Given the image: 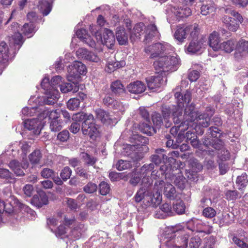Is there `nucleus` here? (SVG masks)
I'll return each mask as SVG.
<instances>
[{"mask_svg":"<svg viewBox=\"0 0 248 248\" xmlns=\"http://www.w3.org/2000/svg\"><path fill=\"white\" fill-rule=\"evenodd\" d=\"M177 62V59L173 56H157L156 59V89L165 85L167 82L166 73L172 70Z\"/></svg>","mask_w":248,"mask_h":248,"instance_id":"f257e3e1","label":"nucleus"},{"mask_svg":"<svg viewBox=\"0 0 248 248\" xmlns=\"http://www.w3.org/2000/svg\"><path fill=\"white\" fill-rule=\"evenodd\" d=\"M72 120L75 122H82L81 130L84 135H88L91 139H95L98 135L97 125L93 114H87L83 112L74 114Z\"/></svg>","mask_w":248,"mask_h":248,"instance_id":"f03ea898","label":"nucleus"},{"mask_svg":"<svg viewBox=\"0 0 248 248\" xmlns=\"http://www.w3.org/2000/svg\"><path fill=\"white\" fill-rule=\"evenodd\" d=\"M181 126H185V128H182L181 131L188 129L189 126H193L194 124L193 123L192 125L190 124L198 119V114L195 110L194 105L191 104L186 106Z\"/></svg>","mask_w":248,"mask_h":248,"instance_id":"7ed1b4c3","label":"nucleus"},{"mask_svg":"<svg viewBox=\"0 0 248 248\" xmlns=\"http://www.w3.org/2000/svg\"><path fill=\"white\" fill-rule=\"evenodd\" d=\"M86 73V66L82 62L78 61L75 62L68 72L67 76L68 80L70 82L78 81L81 78L80 75H85Z\"/></svg>","mask_w":248,"mask_h":248,"instance_id":"20e7f679","label":"nucleus"},{"mask_svg":"<svg viewBox=\"0 0 248 248\" xmlns=\"http://www.w3.org/2000/svg\"><path fill=\"white\" fill-rule=\"evenodd\" d=\"M160 151H164V150L156 149V166L163 163L164 164H167L169 167L173 169L175 167L174 165L176 162V159L172 157H168L165 155L160 153Z\"/></svg>","mask_w":248,"mask_h":248,"instance_id":"39448f33","label":"nucleus"},{"mask_svg":"<svg viewBox=\"0 0 248 248\" xmlns=\"http://www.w3.org/2000/svg\"><path fill=\"white\" fill-rule=\"evenodd\" d=\"M174 97L177 102L176 108H181L183 110L185 104H188L191 101V93L188 91L184 95L181 92H177L174 94Z\"/></svg>","mask_w":248,"mask_h":248,"instance_id":"423d86ee","label":"nucleus"},{"mask_svg":"<svg viewBox=\"0 0 248 248\" xmlns=\"http://www.w3.org/2000/svg\"><path fill=\"white\" fill-rule=\"evenodd\" d=\"M204 42L205 41L203 38L191 39L186 47L187 51L191 54H194L199 52L202 48Z\"/></svg>","mask_w":248,"mask_h":248,"instance_id":"0eeeda50","label":"nucleus"},{"mask_svg":"<svg viewBox=\"0 0 248 248\" xmlns=\"http://www.w3.org/2000/svg\"><path fill=\"white\" fill-rule=\"evenodd\" d=\"M102 43L108 48H112L115 42V36L112 31L105 29L103 34V39H101Z\"/></svg>","mask_w":248,"mask_h":248,"instance_id":"6e6552de","label":"nucleus"},{"mask_svg":"<svg viewBox=\"0 0 248 248\" xmlns=\"http://www.w3.org/2000/svg\"><path fill=\"white\" fill-rule=\"evenodd\" d=\"M203 144L207 148L212 147L217 150H221L224 148L223 141L219 139L213 140L209 138H205L203 141Z\"/></svg>","mask_w":248,"mask_h":248,"instance_id":"1a4fd4ad","label":"nucleus"},{"mask_svg":"<svg viewBox=\"0 0 248 248\" xmlns=\"http://www.w3.org/2000/svg\"><path fill=\"white\" fill-rule=\"evenodd\" d=\"M222 22L226 28L230 31H236L239 27V23L234 18L225 16Z\"/></svg>","mask_w":248,"mask_h":248,"instance_id":"9d476101","label":"nucleus"},{"mask_svg":"<svg viewBox=\"0 0 248 248\" xmlns=\"http://www.w3.org/2000/svg\"><path fill=\"white\" fill-rule=\"evenodd\" d=\"M127 89L130 93L139 94L145 91L146 86L141 81H136L129 84Z\"/></svg>","mask_w":248,"mask_h":248,"instance_id":"9b49d317","label":"nucleus"},{"mask_svg":"<svg viewBox=\"0 0 248 248\" xmlns=\"http://www.w3.org/2000/svg\"><path fill=\"white\" fill-rule=\"evenodd\" d=\"M77 53L78 55H79L82 58L93 62H97L100 60L99 57L94 53L89 51L85 48H79Z\"/></svg>","mask_w":248,"mask_h":248,"instance_id":"f8f14e48","label":"nucleus"},{"mask_svg":"<svg viewBox=\"0 0 248 248\" xmlns=\"http://www.w3.org/2000/svg\"><path fill=\"white\" fill-rule=\"evenodd\" d=\"M10 199L11 200L10 202H13V204H15V206L18 207L21 212L27 213V214H30L31 216H34L35 212L28 206L21 203L15 196H11Z\"/></svg>","mask_w":248,"mask_h":248,"instance_id":"ddd939ff","label":"nucleus"},{"mask_svg":"<svg viewBox=\"0 0 248 248\" xmlns=\"http://www.w3.org/2000/svg\"><path fill=\"white\" fill-rule=\"evenodd\" d=\"M8 166L17 176H23L25 174L23 169L27 168L28 165L25 164L22 166L18 161L13 160L10 162Z\"/></svg>","mask_w":248,"mask_h":248,"instance_id":"4468645a","label":"nucleus"},{"mask_svg":"<svg viewBox=\"0 0 248 248\" xmlns=\"http://www.w3.org/2000/svg\"><path fill=\"white\" fill-rule=\"evenodd\" d=\"M144 32L145 34L143 40L144 43L147 45L152 42L154 43L155 37V25L152 24L147 26Z\"/></svg>","mask_w":248,"mask_h":248,"instance_id":"2eb2a0df","label":"nucleus"},{"mask_svg":"<svg viewBox=\"0 0 248 248\" xmlns=\"http://www.w3.org/2000/svg\"><path fill=\"white\" fill-rule=\"evenodd\" d=\"M220 37L219 33L214 31L212 32L209 37V45L215 51H217L220 49V46L219 44Z\"/></svg>","mask_w":248,"mask_h":248,"instance_id":"dca6fc26","label":"nucleus"},{"mask_svg":"<svg viewBox=\"0 0 248 248\" xmlns=\"http://www.w3.org/2000/svg\"><path fill=\"white\" fill-rule=\"evenodd\" d=\"M188 128H189L188 127ZM187 130V131L186 133V136H182V138H186L187 142L192 140V139L197 138V134L202 135L204 133V130L201 129L200 126H198V125H195L194 126V128L190 129H188Z\"/></svg>","mask_w":248,"mask_h":248,"instance_id":"f3484780","label":"nucleus"},{"mask_svg":"<svg viewBox=\"0 0 248 248\" xmlns=\"http://www.w3.org/2000/svg\"><path fill=\"white\" fill-rule=\"evenodd\" d=\"M171 46L166 42L156 43V59L157 56L168 55Z\"/></svg>","mask_w":248,"mask_h":248,"instance_id":"a211bd4d","label":"nucleus"},{"mask_svg":"<svg viewBox=\"0 0 248 248\" xmlns=\"http://www.w3.org/2000/svg\"><path fill=\"white\" fill-rule=\"evenodd\" d=\"M61 115V110L59 109L49 110L48 109H46L40 114V118H48L49 120L52 121L60 118Z\"/></svg>","mask_w":248,"mask_h":248,"instance_id":"6ab92c4d","label":"nucleus"},{"mask_svg":"<svg viewBox=\"0 0 248 248\" xmlns=\"http://www.w3.org/2000/svg\"><path fill=\"white\" fill-rule=\"evenodd\" d=\"M111 92L116 96H120L124 93L125 89L120 80H117L112 82L110 85Z\"/></svg>","mask_w":248,"mask_h":248,"instance_id":"aec40b11","label":"nucleus"},{"mask_svg":"<svg viewBox=\"0 0 248 248\" xmlns=\"http://www.w3.org/2000/svg\"><path fill=\"white\" fill-rule=\"evenodd\" d=\"M78 81L72 82V83H65L60 85V89L63 93H67L69 92L76 93L78 91L79 87L78 85Z\"/></svg>","mask_w":248,"mask_h":248,"instance_id":"412c9836","label":"nucleus"},{"mask_svg":"<svg viewBox=\"0 0 248 248\" xmlns=\"http://www.w3.org/2000/svg\"><path fill=\"white\" fill-rule=\"evenodd\" d=\"M125 65V62L124 61L119 62H108L106 63L105 70L107 72L111 73L117 69L124 67Z\"/></svg>","mask_w":248,"mask_h":248,"instance_id":"4be33fe9","label":"nucleus"},{"mask_svg":"<svg viewBox=\"0 0 248 248\" xmlns=\"http://www.w3.org/2000/svg\"><path fill=\"white\" fill-rule=\"evenodd\" d=\"M188 26L181 27L179 26L174 33L175 38L180 42H183L185 39L188 33Z\"/></svg>","mask_w":248,"mask_h":248,"instance_id":"5701e85b","label":"nucleus"},{"mask_svg":"<svg viewBox=\"0 0 248 248\" xmlns=\"http://www.w3.org/2000/svg\"><path fill=\"white\" fill-rule=\"evenodd\" d=\"M9 59V48L4 42L0 43V64L4 63Z\"/></svg>","mask_w":248,"mask_h":248,"instance_id":"b1692460","label":"nucleus"},{"mask_svg":"<svg viewBox=\"0 0 248 248\" xmlns=\"http://www.w3.org/2000/svg\"><path fill=\"white\" fill-rule=\"evenodd\" d=\"M155 168V165L153 163L149 164L144 165L140 169V172L143 176V179H145L146 177L147 179L149 177H151L152 176L154 175L153 173L154 170H153Z\"/></svg>","mask_w":248,"mask_h":248,"instance_id":"393cba45","label":"nucleus"},{"mask_svg":"<svg viewBox=\"0 0 248 248\" xmlns=\"http://www.w3.org/2000/svg\"><path fill=\"white\" fill-rule=\"evenodd\" d=\"M104 104L108 107L115 109L118 108L121 106L120 101L114 99L110 95H106L103 99Z\"/></svg>","mask_w":248,"mask_h":248,"instance_id":"a878e982","label":"nucleus"},{"mask_svg":"<svg viewBox=\"0 0 248 248\" xmlns=\"http://www.w3.org/2000/svg\"><path fill=\"white\" fill-rule=\"evenodd\" d=\"M236 42L233 39H231L220 44V48L227 53H231L236 47Z\"/></svg>","mask_w":248,"mask_h":248,"instance_id":"bb28decb","label":"nucleus"},{"mask_svg":"<svg viewBox=\"0 0 248 248\" xmlns=\"http://www.w3.org/2000/svg\"><path fill=\"white\" fill-rule=\"evenodd\" d=\"M189 236L187 234L175 238L174 241V246L176 248H186L187 247Z\"/></svg>","mask_w":248,"mask_h":248,"instance_id":"cd10ccee","label":"nucleus"},{"mask_svg":"<svg viewBox=\"0 0 248 248\" xmlns=\"http://www.w3.org/2000/svg\"><path fill=\"white\" fill-rule=\"evenodd\" d=\"M164 194L170 200H174L176 197L175 187L170 183L166 184L164 188Z\"/></svg>","mask_w":248,"mask_h":248,"instance_id":"c85d7f7f","label":"nucleus"},{"mask_svg":"<svg viewBox=\"0 0 248 248\" xmlns=\"http://www.w3.org/2000/svg\"><path fill=\"white\" fill-rule=\"evenodd\" d=\"M116 37L121 45H125L127 43L128 36L124 29H117L116 32Z\"/></svg>","mask_w":248,"mask_h":248,"instance_id":"c756f323","label":"nucleus"},{"mask_svg":"<svg viewBox=\"0 0 248 248\" xmlns=\"http://www.w3.org/2000/svg\"><path fill=\"white\" fill-rule=\"evenodd\" d=\"M96 118L100 120L102 123L105 124L110 123L111 118L108 112L102 109H98L95 111Z\"/></svg>","mask_w":248,"mask_h":248,"instance_id":"7c9ffc66","label":"nucleus"},{"mask_svg":"<svg viewBox=\"0 0 248 248\" xmlns=\"http://www.w3.org/2000/svg\"><path fill=\"white\" fill-rule=\"evenodd\" d=\"M248 175L246 172H243L240 176H237L236 180V184L239 190H242L245 188L248 183Z\"/></svg>","mask_w":248,"mask_h":248,"instance_id":"2f4dec72","label":"nucleus"},{"mask_svg":"<svg viewBox=\"0 0 248 248\" xmlns=\"http://www.w3.org/2000/svg\"><path fill=\"white\" fill-rule=\"evenodd\" d=\"M188 33L192 39H201L202 37H199L200 34V28L199 25L196 23L193 25H188Z\"/></svg>","mask_w":248,"mask_h":248,"instance_id":"473e14b6","label":"nucleus"},{"mask_svg":"<svg viewBox=\"0 0 248 248\" xmlns=\"http://www.w3.org/2000/svg\"><path fill=\"white\" fill-rule=\"evenodd\" d=\"M172 208L178 214L182 215L185 213L186 205L182 200H176L173 202Z\"/></svg>","mask_w":248,"mask_h":248,"instance_id":"72a5a7b5","label":"nucleus"},{"mask_svg":"<svg viewBox=\"0 0 248 248\" xmlns=\"http://www.w3.org/2000/svg\"><path fill=\"white\" fill-rule=\"evenodd\" d=\"M29 158L30 161L32 164L35 165L38 164L42 158V154L40 150H35L30 155Z\"/></svg>","mask_w":248,"mask_h":248,"instance_id":"f704fd0d","label":"nucleus"},{"mask_svg":"<svg viewBox=\"0 0 248 248\" xmlns=\"http://www.w3.org/2000/svg\"><path fill=\"white\" fill-rule=\"evenodd\" d=\"M132 165L130 161L119 160L115 165L116 168L119 171L129 169L132 168Z\"/></svg>","mask_w":248,"mask_h":248,"instance_id":"c9c22d12","label":"nucleus"},{"mask_svg":"<svg viewBox=\"0 0 248 248\" xmlns=\"http://www.w3.org/2000/svg\"><path fill=\"white\" fill-rule=\"evenodd\" d=\"M38 125V121L35 119H27L24 121V127L30 130H36Z\"/></svg>","mask_w":248,"mask_h":248,"instance_id":"e433bc0d","label":"nucleus"},{"mask_svg":"<svg viewBox=\"0 0 248 248\" xmlns=\"http://www.w3.org/2000/svg\"><path fill=\"white\" fill-rule=\"evenodd\" d=\"M198 120L200 121L199 124L201 129H203L204 127H207L210 125V118L206 114H202L198 116Z\"/></svg>","mask_w":248,"mask_h":248,"instance_id":"4c0bfd02","label":"nucleus"},{"mask_svg":"<svg viewBox=\"0 0 248 248\" xmlns=\"http://www.w3.org/2000/svg\"><path fill=\"white\" fill-rule=\"evenodd\" d=\"M82 158L87 166H92L95 168V165L97 160L96 157H94L87 153H83Z\"/></svg>","mask_w":248,"mask_h":248,"instance_id":"58836bf2","label":"nucleus"},{"mask_svg":"<svg viewBox=\"0 0 248 248\" xmlns=\"http://www.w3.org/2000/svg\"><path fill=\"white\" fill-rule=\"evenodd\" d=\"M80 101L77 97L70 99L67 102V108L72 110H77L79 107Z\"/></svg>","mask_w":248,"mask_h":248,"instance_id":"ea45409f","label":"nucleus"},{"mask_svg":"<svg viewBox=\"0 0 248 248\" xmlns=\"http://www.w3.org/2000/svg\"><path fill=\"white\" fill-rule=\"evenodd\" d=\"M34 28L35 27L32 23H26L22 26L21 31L24 35L29 36L34 32Z\"/></svg>","mask_w":248,"mask_h":248,"instance_id":"a19ab883","label":"nucleus"},{"mask_svg":"<svg viewBox=\"0 0 248 248\" xmlns=\"http://www.w3.org/2000/svg\"><path fill=\"white\" fill-rule=\"evenodd\" d=\"M63 122L62 120L58 119L50 122V128L52 131H60L62 127Z\"/></svg>","mask_w":248,"mask_h":248,"instance_id":"79ce46f5","label":"nucleus"},{"mask_svg":"<svg viewBox=\"0 0 248 248\" xmlns=\"http://www.w3.org/2000/svg\"><path fill=\"white\" fill-rule=\"evenodd\" d=\"M134 136L133 139L135 140V144L131 145V146L138 148L140 146H143L147 144V141L145 137L139 135H134Z\"/></svg>","mask_w":248,"mask_h":248,"instance_id":"37998d69","label":"nucleus"},{"mask_svg":"<svg viewBox=\"0 0 248 248\" xmlns=\"http://www.w3.org/2000/svg\"><path fill=\"white\" fill-rule=\"evenodd\" d=\"M110 187L109 185L105 182L102 181L99 185V192L103 196H106L109 193Z\"/></svg>","mask_w":248,"mask_h":248,"instance_id":"c03bdc74","label":"nucleus"},{"mask_svg":"<svg viewBox=\"0 0 248 248\" xmlns=\"http://www.w3.org/2000/svg\"><path fill=\"white\" fill-rule=\"evenodd\" d=\"M52 6L47 1H45L40 5V10L43 16H47L51 11Z\"/></svg>","mask_w":248,"mask_h":248,"instance_id":"a18cd8bd","label":"nucleus"},{"mask_svg":"<svg viewBox=\"0 0 248 248\" xmlns=\"http://www.w3.org/2000/svg\"><path fill=\"white\" fill-rule=\"evenodd\" d=\"M176 110L172 111L173 122L175 124H178L183 121L182 113L183 110L181 108H176Z\"/></svg>","mask_w":248,"mask_h":248,"instance_id":"49530a36","label":"nucleus"},{"mask_svg":"<svg viewBox=\"0 0 248 248\" xmlns=\"http://www.w3.org/2000/svg\"><path fill=\"white\" fill-rule=\"evenodd\" d=\"M146 27L143 22H140L136 24L134 28L133 32L137 37H140L143 33L144 30H146Z\"/></svg>","mask_w":248,"mask_h":248,"instance_id":"de8ad7c7","label":"nucleus"},{"mask_svg":"<svg viewBox=\"0 0 248 248\" xmlns=\"http://www.w3.org/2000/svg\"><path fill=\"white\" fill-rule=\"evenodd\" d=\"M176 15L179 18H185L189 16L191 14V10L188 7L180 8L176 12Z\"/></svg>","mask_w":248,"mask_h":248,"instance_id":"09e8293b","label":"nucleus"},{"mask_svg":"<svg viewBox=\"0 0 248 248\" xmlns=\"http://www.w3.org/2000/svg\"><path fill=\"white\" fill-rule=\"evenodd\" d=\"M58 98L59 92H55L53 94H49L44 99V102L47 105H52L57 102Z\"/></svg>","mask_w":248,"mask_h":248,"instance_id":"8fccbe9b","label":"nucleus"},{"mask_svg":"<svg viewBox=\"0 0 248 248\" xmlns=\"http://www.w3.org/2000/svg\"><path fill=\"white\" fill-rule=\"evenodd\" d=\"M62 78L60 76L53 77L50 80V86L54 90V92H58L57 88L61 85Z\"/></svg>","mask_w":248,"mask_h":248,"instance_id":"3c124183","label":"nucleus"},{"mask_svg":"<svg viewBox=\"0 0 248 248\" xmlns=\"http://www.w3.org/2000/svg\"><path fill=\"white\" fill-rule=\"evenodd\" d=\"M221 130L217 127L211 126L208 129L207 134L210 136L212 138H220L222 133Z\"/></svg>","mask_w":248,"mask_h":248,"instance_id":"603ef678","label":"nucleus"},{"mask_svg":"<svg viewBox=\"0 0 248 248\" xmlns=\"http://www.w3.org/2000/svg\"><path fill=\"white\" fill-rule=\"evenodd\" d=\"M97 189V186L92 182H89L84 187V191L88 194L93 193L96 192Z\"/></svg>","mask_w":248,"mask_h":248,"instance_id":"864d4df0","label":"nucleus"},{"mask_svg":"<svg viewBox=\"0 0 248 248\" xmlns=\"http://www.w3.org/2000/svg\"><path fill=\"white\" fill-rule=\"evenodd\" d=\"M216 211L212 207H205L202 211V215L206 218H212L216 216Z\"/></svg>","mask_w":248,"mask_h":248,"instance_id":"5fc2aeb1","label":"nucleus"},{"mask_svg":"<svg viewBox=\"0 0 248 248\" xmlns=\"http://www.w3.org/2000/svg\"><path fill=\"white\" fill-rule=\"evenodd\" d=\"M13 39L15 46H18V49H19L24 43L22 34L19 32H15L13 35Z\"/></svg>","mask_w":248,"mask_h":248,"instance_id":"6e6d98bb","label":"nucleus"},{"mask_svg":"<svg viewBox=\"0 0 248 248\" xmlns=\"http://www.w3.org/2000/svg\"><path fill=\"white\" fill-rule=\"evenodd\" d=\"M236 48L239 52L246 51L248 53V41L240 40L236 43Z\"/></svg>","mask_w":248,"mask_h":248,"instance_id":"4d7b16f0","label":"nucleus"},{"mask_svg":"<svg viewBox=\"0 0 248 248\" xmlns=\"http://www.w3.org/2000/svg\"><path fill=\"white\" fill-rule=\"evenodd\" d=\"M146 191V189L144 187H141L137 192L135 195L134 199L137 203L140 202L145 197V193Z\"/></svg>","mask_w":248,"mask_h":248,"instance_id":"13d9d810","label":"nucleus"},{"mask_svg":"<svg viewBox=\"0 0 248 248\" xmlns=\"http://www.w3.org/2000/svg\"><path fill=\"white\" fill-rule=\"evenodd\" d=\"M185 126H181V124L178 126H173L171 127L170 129V133L174 137L176 136L178 134L179 131L180 132L179 133L178 136L181 138L182 136H184L183 133L185 131V130H183L181 131L182 128H184Z\"/></svg>","mask_w":248,"mask_h":248,"instance_id":"bf43d9fd","label":"nucleus"},{"mask_svg":"<svg viewBox=\"0 0 248 248\" xmlns=\"http://www.w3.org/2000/svg\"><path fill=\"white\" fill-rule=\"evenodd\" d=\"M215 9L216 8L212 5H203L201 8V13L202 15L206 16L208 14L214 12Z\"/></svg>","mask_w":248,"mask_h":248,"instance_id":"052dcab7","label":"nucleus"},{"mask_svg":"<svg viewBox=\"0 0 248 248\" xmlns=\"http://www.w3.org/2000/svg\"><path fill=\"white\" fill-rule=\"evenodd\" d=\"M72 174V170L69 167H65L60 173V176L62 180L66 181L70 178Z\"/></svg>","mask_w":248,"mask_h":248,"instance_id":"680f3d73","label":"nucleus"},{"mask_svg":"<svg viewBox=\"0 0 248 248\" xmlns=\"http://www.w3.org/2000/svg\"><path fill=\"white\" fill-rule=\"evenodd\" d=\"M186 178L182 175L176 177L174 183L180 189H183L186 186Z\"/></svg>","mask_w":248,"mask_h":248,"instance_id":"e2e57ef3","label":"nucleus"},{"mask_svg":"<svg viewBox=\"0 0 248 248\" xmlns=\"http://www.w3.org/2000/svg\"><path fill=\"white\" fill-rule=\"evenodd\" d=\"M76 35L78 38L82 40L84 42H87L90 36L87 30L84 29L78 30L76 32Z\"/></svg>","mask_w":248,"mask_h":248,"instance_id":"0e129e2a","label":"nucleus"},{"mask_svg":"<svg viewBox=\"0 0 248 248\" xmlns=\"http://www.w3.org/2000/svg\"><path fill=\"white\" fill-rule=\"evenodd\" d=\"M201 244V238L196 236L192 237L189 242V247L190 248H199Z\"/></svg>","mask_w":248,"mask_h":248,"instance_id":"69168bd1","label":"nucleus"},{"mask_svg":"<svg viewBox=\"0 0 248 248\" xmlns=\"http://www.w3.org/2000/svg\"><path fill=\"white\" fill-rule=\"evenodd\" d=\"M239 195V193L236 190H227L225 193L226 199L228 201H233L236 200Z\"/></svg>","mask_w":248,"mask_h":248,"instance_id":"338daca9","label":"nucleus"},{"mask_svg":"<svg viewBox=\"0 0 248 248\" xmlns=\"http://www.w3.org/2000/svg\"><path fill=\"white\" fill-rule=\"evenodd\" d=\"M123 175L124 173L111 171L109 173L108 177L112 182H116L123 179Z\"/></svg>","mask_w":248,"mask_h":248,"instance_id":"774afa93","label":"nucleus"}]
</instances>
